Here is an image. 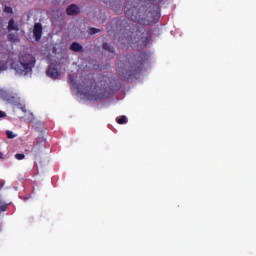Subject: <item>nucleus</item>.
I'll list each match as a JSON object with an SVG mask.
<instances>
[{"label":"nucleus","mask_w":256,"mask_h":256,"mask_svg":"<svg viewBox=\"0 0 256 256\" xmlns=\"http://www.w3.org/2000/svg\"><path fill=\"white\" fill-rule=\"evenodd\" d=\"M126 8V17L143 25L156 24L161 18V8L152 0H129Z\"/></svg>","instance_id":"1"},{"label":"nucleus","mask_w":256,"mask_h":256,"mask_svg":"<svg viewBox=\"0 0 256 256\" xmlns=\"http://www.w3.org/2000/svg\"><path fill=\"white\" fill-rule=\"evenodd\" d=\"M150 60V54L140 52L139 55H122L118 60V73L124 81H133L141 74L143 65Z\"/></svg>","instance_id":"2"},{"label":"nucleus","mask_w":256,"mask_h":256,"mask_svg":"<svg viewBox=\"0 0 256 256\" xmlns=\"http://www.w3.org/2000/svg\"><path fill=\"white\" fill-rule=\"evenodd\" d=\"M36 66V58L30 53H21L18 61L12 64V68L18 75L27 76Z\"/></svg>","instance_id":"3"},{"label":"nucleus","mask_w":256,"mask_h":256,"mask_svg":"<svg viewBox=\"0 0 256 256\" xmlns=\"http://www.w3.org/2000/svg\"><path fill=\"white\" fill-rule=\"evenodd\" d=\"M133 36H139V31H136L135 33L132 32V35H130V38H128V41H131L132 43L139 44L141 47H147L153 37V33L151 30H146L145 32L142 33V36L139 38H135L133 40Z\"/></svg>","instance_id":"4"},{"label":"nucleus","mask_w":256,"mask_h":256,"mask_svg":"<svg viewBox=\"0 0 256 256\" xmlns=\"http://www.w3.org/2000/svg\"><path fill=\"white\" fill-rule=\"evenodd\" d=\"M77 89H82V91H84L85 96L97 99L96 93H98V86L95 80H93L90 86L86 85V83L83 82L77 87Z\"/></svg>","instance_id":"5"},{"label":"nucleus","mask_w":256,"mask_h":256,"mask_svg":"<svg viewBox=\"0 0 256 256\" xmlns=\"http://www.w3.org/2000/svg\"><path fill=\"white\" fill-rule=\"evenodd\" d=\"M43 26L40 22L34 23L33 26V37L35 41L39 42L42 38Z\"/></svg>","instance_id":"6"},{"label":"nucleus","mask_w":256,"mask_h":256,"mask_svg":"<svg viewBox=\"0 0 256 256\" xmlns=\"http://www.w3.org/2000/svg\"><path fill=\"white\" fill-rule=\"evenodd\" d=\"M4 100L14 106H20L21 105V98L18 94H6L4 96Z\"/></svg>","instance_id":"7"},{"label":"nucleus","mask_w":256,"mask_h":256,"mask_svg":"<svg viewBox=\"0 0 256 256\" xmlns=\"http://www.w3.org/2000/svg\"><path fill=\"white\" fill-rule=\"evenodd\" d=\"M46 75L51 79H58L60 72L57 68L49 66L46 70Z\"/></svg>","instance_id":"8"},{"label":"nucleus","mask_w":256,"mask_h":256,"mask_svg":"<svg viewBox=\"0 0 256 256\" xmlns=\"http://www.w3.org/2000/svg\"><path fill=\"white\" fill-rule=\"evenodd\" d=\"M7 30L8 32H18L20 30L19 25L16 23L14 18L9 19Z\"/></svg>","instance_id":"9"},{"label":"nucleus","mask_w":256,"mask_h":256,"mask_svg":"<svg viewBox=\"0 0 256 256\" xmlns=\"http://www.w3.org/2000/svg\"><path fill=\"white\" fill-rule=\"evenodd\" d=\"M66 13L70 16L77 15L80 13V8L76 4H71V6L66 8Z\"/></svg>","instance_id":"10"},{"label":"nucleus","mask_w":256,"mask_h":256,"mask_svg":"<svg viewBox=\"0 0 256 256\" xmlns=\"http://www.w3.org/2000/svg\"><path fill=\"white\" fill-rule=\"evenodd\" d=\"M70 50L75 53L83 52V46L78 42H73L70 46Z\"/></svg>","instance_id":"11"},{"label":"nucleus","mask_w":256,"mask_h":256,"mask_svg":"<svg viewBox=\"0 0 256 256\" xmlns=\"http://www.w3.org/2000/svg\"><path fill=\"white\" fill-rule=\"evenodd\" d=\"M7 39H8V41H9L10 43H13V44L20 42V38H19L18 34H16V33H9V34L7 35Z\"/></svg>","instance_id":"12"},{"label":"nucleus","mask_w":256,"mask_h":256,"mask_svg":"<svg viewBox=\"0 0 256 256\" xmlns=\"http://www.w3.org/2000/svg\"><path fill=\"white\" fill-rule=\"evenodd\" d=\"M103 50L109 52L112 55L111 58H114L115 50H114L113 46H111L109 43H107V42L103 43Z\"/></svg>","instance_id":"13"},{"label":"nucleus","mask_w":256,"mask_h":256,"mask_svg":"<svg viewBox=\"0 0 256 256\" xmlns=\"http://www.w3.org/2000/svg\"><path fill=\"white\" fill-rule=\"evenodd\" d=\"M117 123L118 124H125V123H127V118H126V116H121L118 120H117Z\"/></svg>","instance_id":"14"},{"label":"nucleus","mask_w":256,"mask_h":256,"mask_svg":"<svg viewBox=\"0 0 256 256\" xmlns=\"http://www.w3.org/2000/svg\"><path fill=\"white\" fill-rule=\"evenodd\" d=\"M4 12L7 14H13L14 10H13V8H11V6H5Z\"/></svg>","instance_id":"15"},{"label":"nucleus","mask_w":256,"mask_h":256,"mask_svg":"<svg viewBox=\"0 0 256 256\" xmlns=\"http://www.w3.org/2000/svg\"><path fill=\"white\" fill-rule=\"evenodd\" d=\"M99 32H100V29H97V28H94V27L89 29V34L90 35H95V34H97Z\"/></svg>","instance_id":"16"},{"label":"nucleus","mask_w":256,"mask_h":256,"mask_svg":"<svg viewBox=\"0 0 256 256\" xmlns=\"http://www.w3.org/2000/svg\"><path fill=\"white\" fill-rule=\"evenodd\" d=\"M6 135L8 139H14L16 137V135L11 131H6Z\"/></svg>","instance_id":"17"},{"label":"nucleus","mask_w":256,"mask_h":256,"mask_svg":"<svg viewBox=\"0 0 256 256\" xmlns=\"http://www.w3.org/2000/svg\"><path fill=\"white\" fill-rule=\"evenodd\" d=\"M25 155L24 154H16L15 155V159H17V160H24L25 159Z\"/></svg>","instance_id":"18"},{"label":"nucleus","mask_w":256,"mask_h":256,"mask_svg":"<svg viewBox=\"0 0 256 256\" xmlns=\"http://www.w3.org/2000/svg\"><path fill=\"white\" fill-rule=\"evenodd\" d=\"M8 209V204H3L0 206V212H6Z\"/></svg>","instance_id":"19"},{"label":"nucleus","mask_w":256,"mask_h":256,"mask_svg":"<svg viewBox=\"0 0 256 256\" xmlns=\"http://www.w3.org/2000/svg\"><path fill=\"white\" fill-rule=\"evenodd\" d=\"M19 108H20V110H21L22 112H24V113L27 112L26 106H25V105H22L21 103H20V105H19Z\"/></svg>","instance_id":"20"},{"label":"nucleus","mask_w":256,"mask_h":256,"mask_svg":"<svg viewBox=\"0 0 256 256\" xmlns=\"http://www.w3.org/2000/svg\"><path fill=\"white\" fill-rule=\"evenodd\" d=\"M69 81L72 85H75V83H76L74 80V77L71 74L69 75Z\"/></svg>","instance_id":"21"},{"label":"nucleus","mask_w":256,"mask_h":256,"mask_svg":"<svg viewBox=\"0 0 256 256\" xmlns=\"http://www.w3.org/2000/svg\"><path fill=\"white\" fill-rule=\"evenodd\" d=\"M7 114L4 111H0V118H5Z\"/></svg>","instance_id":"22"},{"label":"nucleus","mask_w":256,"mask_h":256,"mask_svg":"<svg viewBox=\"0 0 256 256\" xmlns=\"http://www.w3.org/2000/svg\"><path fill=\"white\" fill-rule=\"evenodd\" d=\"M4 158V154L0 151V159Z\"/></svg>","instance_id":"23"}]
</instances>
